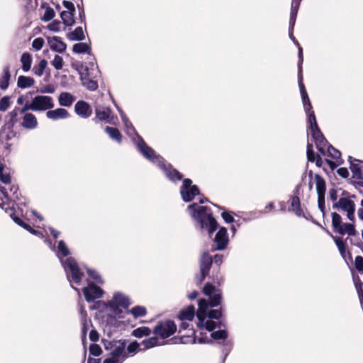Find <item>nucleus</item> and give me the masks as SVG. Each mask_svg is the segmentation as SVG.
Masks as SVG:
<instances>
[{
  "label": "nucleus",
  "mask_w": 363,
  "mask_h": 363,
  "mask_svg": "<svg viewBox=\"0 0 363 363\" xmlns=\"http://www.w3.org/2000/svg\"><path fill=\"white\" fill-rule=\"evenodd\" d=\"M186 211L192 219L196 222V228L200 230H206L208 236L211 238L218 227L211 208L196 203H192L187 206Z\"/></svg>",
  "instance_id": "1"
},
{
  "label": "nucleus",
  "mask_w": 363,
  "mask_h": 363,
  "mask_svg": "<svg viewBox=\"0 0 363 363\" xmlns=\"http://www.w3.org/2000/svg\"><path fill=\"white\" fill-rule=\"evenodd\" d=\"M69 255L70 251L65 241L62 240H60L57 244L56 255L63 267L67 280L69 282L73 281L79 285L84 274L80 271L78 264L74 257H69L65 260L63 259V257H68Z\"/></svg>",
  "instance_id": "2"
},
{
  "label": "nucleus",
  "mask_w": 363,
  "mask_h": 363,
  "mask_svg": "<svg viewBox=\"0 0 363 363\" xmlns=\"http://www.w3.org/2000/svg\"><path fill=\"white\" fill-rule=\"evenodd\" d=\"M132 141L135 144L140 154L147 160L155 164L157 167L165 160L159 154H157L153 148L148 146L145 142L143 138L139 135L136 134L132 138Z\"/></svg>",
  "instance_id": "3"
},
{
  "label": "nucleus",
  "mask_w": 363,
  "mask_h": 363,
  "mask_svg": "<svg viewBox=\"0 0 363 363\" xmlns=\"http://www.w3.org/2000/svg\"><path fill=\"white\" fill-rule=\"evenodd\" d=\"M128 340L125 339L121 340H102V344L106 351H109L108 356L116 357L123 362L128 358L126 354V344Z\"/></svg>",
  "instance_id": "4"
},
{
  "label": "nucleus",
  "mask_w": 363,
  "mask_h": 363,
  "mask_svg": "<svg viewBox=\"0 0 363 363\" xmlns=\"http://www.w3.org/2000/svg\"><path fill=\"white\" fill-rule=\"evenodd\" d=\"M303 62V55L302 49L300 48L298 53V84L300 89V94L301 96L302 103L304 111H310L313 108L311 103L309 99V96L303 83V74H302V65Z\"/></svg>",
  "instance_id": "5"
},
{
  "label": "nucleus",
  "mask_w": 363,
  "mask_h": 363,
  "mask_svg": "<svg viewBox=\"0 0 363 363\" xmlns=\"http://www.w3.org/2000/svg\"><path fill=\"white\" fill-rule=\"evenodd\" d=\"M179 193L182 199L185 203H190L195 199L196 196L201 194V191L197 185L193 184V182L189 178L183 179L180 186Z\"/></svg>",
  "instance_id": "6"
},
{
  "label": "nucleus",
  "mask_w": 363,
  "mask_h": 363,
  "mask_svg": "<svg viewBox=\"0 0 363 363\" xmlns=\"http://www.w3.org/2000/svg\"><path fill=\"white\" fill-rule=\"evenodd\" d=\"M177 325L172 320L159 321L153 329V334L158 335L162 339L167 338L175 333Z\"/></svg>",
  "instance_id": "7"
},
{
  "label": "nucleus",
  "mask_w": 363,
  "mask_h": 363,
  "mask_svg": "<svg viewBox=\"0 0 363 363\" xmlns=\"http://www.w3.org/2000/svg\"><path fill=\"white\" fill-rule=\"evenodd\" d=\"M31 102L35 112L49 111L55 106L52 97L47 95H36L31 99Z\"/></svg>",
  "instance_id": "8"
},
{
  "label": "nucleus",
  "mask_w": 363,
  "mask_h": 363,
  "mask_svg": "<svg viewBox=\"0 0 363 363\" xmlns=\"http://www.w3.org/2000/svg\"><path fill=\"white\" fill-rule=\"evenodd\" d=\"M158 167L163 172L166 178L174 184L182 181L183 174L174 168L170 163L166 164L165 162H162Z\"/></svg>",
  "instance_id": "9"
},
{
  "label": "nucleus",
  "mask_w": 363,
  "mask_h": 363,
  "mask_svg": "<svg viewBox=\"0 0 363 363\" xmlns=\"http://www.w3.org/2000/svg\"><path fill=\"white\" fill-rule=\"evenodd\" d=\"M82 293L85 300L88 303L93 302L97 298L102 297L104 294L103 289L98 286L95 283L90 282L88 285L82 289Z\"/></svg>",
  "instance_id": "10"
},
{
  "label": "nucleus",
  "mask_w": 363,
  "mask_h": 363,
  "mask_svg": "<svg viewBox=\"0 0 363 363\" xmlns=\"http://www.w3.org/2000/svg\"><path fill=\"white\" fill-rule=\"evenodd\" d=\"M215 244V250L223 251L225 250L229 243L228 230L225 227H220L216 232L213 240Z\"/></svg>",
  "instance_id": "11"
},
{
  "label": "nucleus",
  "mask_w": 363,
  "mask_h": 363,
  "mask_svg": "<svg viewBox=\"0 0 363 363\" xmlns=\"http://www.w3.org/2000/svg\"><path fill=\"white\" fill-rule=\"evenodd\" d=\"M96 118L93 120L95 123L97 121H105L107 123L113 124L114 116L112 111L108 106H96L95 107Z\"/></svg>",
  "instance_id": "12"
},
{
  "label": "nucleus",
  "mask_w": 363,
  "mask_h": 363,
  "mask_svg": "<svg viewBox=\"0 0 363 363\" xmlns=\"http://www.w3.org/2000/svg\"><path fill=\"white\" fill-rule=\"evenodd\" d=\"M85 70L86 72V76L84 77L81 76L82 85L89 91H96L99 86L97 81L94 79L97 78L98 76L101 74L99 67H96V73H91L89 72V68L87 67L85 68Z\"/></svg>",
  "instance_id": "13"
},
{
  "label": "nucleus",
  "mask_w": 363,
  "mask_h": 363,
  "mask_svg": "<svg viewBox=\"0 0 363 363\" xmlns=\"http://www.w3.org/2000/svg\"><path fill=\"white\" fill-rule=\"evenodd\" d=\"M311 136L315 142V145L318 150L321 154L325 155V149L330 143L322 133L320 129L312 132Z\"/></svg>",
  "instance_id": "14"
},
{
  "label": "nucleus",
  "mask_w": 363,
  "mask_h": 363,
  "mask_svg": "<svg viewBox=\"0 0 363 363\" xmlns=\"http://www.w3.org/2000/svg\"><path fill=\"white\" fill-rule=\"evenodd\" d=\"M50 49L56 52L63 53L67 49V44L63 42L60 37L58 36H48L46 37Z\"/></svg>",
  "instance_id": "15"
},
{
  "label": "nucleus",
  "mask_w": 363,
  "mask_h": 363,
  "mask_svg": "<svg viewBox=\"0 0 363 363\" xmlns=\"http://www.w3.org/2000/svg\"><path fill=\"white\" fill-rule=\"evenodd\" d=\"M225 327V324L222 320H216L213 319L206 318L203 320H198L197 327L199 328H205L209 332H213L216 328H221Z\"/></svg>",
  "instance_id": "16"
},
{
  "label": "nucleus",
  "mask_w": 363,
  "mask_h": 363,
  "mask_svg": "<svg viewBox=\"0 0 363 363\" xmlns=\"http://www.w3.org/2000/svg\"><path fill=\"white\" fill-rule=\"evenodd\" d=\"M74 111L82 118H88L92 112L89 103L83 100H79L75 104Z\"/></svg>",
  "instance_id": "17"
},
{
  "label": "nucleus",
  "mask_w": 363,
  "mask_h": 363,
  "mask_svg": "<svg viewBox=\"0 0 363 363\" xmlns=\"http://www.w3.org/2000/svg\"><path fill=\"white\" fill-rule=\"evenodd\" d=\"M113 103H114V105H115L117 111H118V113L121 116V118L122 119V121H123L125 128L126 133L128 135V136L130 138H133L135 135H136V134H138V132L136 131V130L135 129L133 125L129 121V119L128 118V117L126 116L125 113L123 111L121 108L119 107L115 102H113Z\"/></svg>",
  "instance_id": "18"
},
{
  "label": "nucleus",
  "mask_w": 363,
  "mask_h": 363,
  "mask_svg": "<svg viewBox=\"0 0 363 363\" xmlns=\"http://www.w3.org/2000/svg\"><path fill=\"white\" fill-rule=\"evenodd\" d=\"M213 264V257L208 251H204L199 258V269L200 271L209 274L210 269Z\"/></svg>",
  "instance_id": "19"
},
{
  "label": "nucleus",
  "mask_w": 363,
  "mask_h": 363,
  "mask_svg": "<svg viewBox=\"0 0 363 363\" xmlns=\"http://www.w3.org/2000/svg\"><path fill=\"white\" fill-rule=\"evenodd\" d=\"M46 116L49 119L56 121L67 118L69 116V113L65 108H57L54 110L49 109V111L46 112Z\"/></svg>",
  "instance_id": "20"
},
{
  "label": "nucleus",
  "mask_w": 363,
  "mask_h": 363,
  "mask_svg": "<svg viewBox=\"0 0 363 363\" xmlns=\"http://www.w3.org/2000/svg\"><path fill=\"white\" fill-rule=\"evenodd\" d=\"M21 125L28 130L35 129L38 126V121L35 116L31 113H25Z\"/></svg>",
  "instance_id": "21"
},
{
  "label": "nucleus",
  "mask_w": 363,
  "mask_h": 363,
  "mask_svg": "<svg viewBox=\"0 0 363 363\" xmlns=\"http://www.w3.org/2000/svg\"><path fill=\"white\" fill-rule=\"evenodd\" d=\"M212 308L210 302L205 298H200L198 301V311L196 317L198 320H203L204 315Z\"/></svg>",
  "instance_id": "22"
},
{
  "label": "nucleus",
  "mask_w": 363,
  "mask_h": 363,
  "mask_svg": "<svg viewBox=\"0 0 363 363\" xmlns=\"http://www.w3.org/2000/svg\"><path fill=\"white\" fill-rule=\"evenodd\" d=\"M110 302H114L118 306H121L125 309L128 308V307L131 304L129 298L125 296L123 293L119 291L116 292L113 294V300L110 301Z\"/></svg>",
  "instance_id": "23"
},
{
  "label": "nucleus",
  "mask_w": 363,
  "mask_h": 363,
  "mask_svg": "<svg viewBox=\"0 0 363 363\" xmlns=\"http://www.w3.org/2000/svg\"><path fill=\"white\" fill-rule=\"evenodd\" d=\"M342 210L347 212V216L350 220H354L355 203L353 201L345 198Z\"/></svg>",
  "instance_id": "24"
},
{
  "label": "nucleus",
  "mask_w": 363,
  "mask_h": 363,
  "mask_svg": "<svg viewBox=\"0 0 363 363\" xmlns=\"http://www.w3.org/2000/svg\"><path fill=\"white\" fill-rule=\"evenodd\" d=\"M195 316V307L189 305L187 308L182 309L177 315L181 320H192Z\"/></svg>",
  "instance_id": "25"
},
{
  "label": "nucleus",
  "mask_w": 363,
  "mask_h": 363,
  "mask_svg": "<svg viewBox=\"0 0 363 363\" xmlns=\"http://www.w3.org/2000/svg\"><path fill=\"white\" fill-rule=\"evenodd\" d=\"M74 100V96L67 91L62 92L58 96V102L61 106L69 107Z\"/></svg>",
  "instance_id": "26"
},
{
  "label": "nucleus",
  "mask_w": 363,
  "mask_h": 363,
  "mask_svg": "<svg viewBox=\"0 0 363 363\" xmlns=\"http://www.w3.org/2000/svg\"><path fill=\"white\" fill-rule=\"evenodd\" d=\"M104 131L107 133L109 138L116 141L117 143L121 144L123 140V135L119 130L114 127L106 126Z\"/></svg>",
  "instance_id": "27"
},
{
  "label": "nucleus",
  "mask_w": 363,
  "mask_h": 363,
  "mask_svg": "<svg viewBox=\"0 0 363 363\" xmlns=\"http://www.w3.org/2000/svg\"><path fill=\"white\" fill-rule=\"evenodd\" d=\"M72 52L75 54L86 53L89 55H92L90 44L82 43L81 41L73 45Z\"/></svg>",
  "instance_id": "28"
},
{
  "label": "nucleus",
  "mask_w": 363,
  "mask_h": 363,
  "mask_svg": "<svg viewBox=\"0 0 363 363\" xmlns=\"http://www.w3.org/2000/svg\"><path fill=\"white\" fill-rule=\"evenodd\" d=\"M315 182L316 184V193L318 196H323L325 194L326 191V183L324 178L318 174H315Z\"/></svg>",
  "instance_id": "29"
},
{
  "label": "nucleus",
  "mask_w": 363,
  "mask_h": 363,
  "mask_svg": "<svg viewBox=\"0 0 363 363\" xmlns=\"http://www.w3.org/2000/svg\"><path fill=\"white\" fill-rule=\"evenodd\" d=\"M67 38L71 41H82L85 39L83 28L81 26L77 27L73 31L67 34Z\"/></svg>",
  "instance_id": "30"
},
{
  "label": "nucleus",
  "mask_w": 363,
  "mask_h": 363,
  "mask_svg": "<svg viewBox=\"0 0 363 363\" xmlns=\"http://www.w3.org/2000/svg\"><path fill=\"white\" fill-rule=\"evenodd\" d=\"M307 115V123L311 133L317 130L319 128L314 111L311 109L310 111H305Z\"/></svg>",
  "instance_id": "31"
},
{
  "label": "nucleus",
  "mask_w": 363,
  "mask_h": 363,
  "mask_svg": "<svg viewBox=\"0 0 363 363\" xmlns=\"http://www.w3.org/2000/svg\"><path fill=\"white\" fill-rule=\"evenodd\" d=\"M211 340L216 341H222L223 342L227 341L228 333L225 329L218 328V330H213L211 335Z\"/></svg>",
  "instance_id": "32"
},
{
  "label": "nucleus",
  "mask_w": 363,
  "mask_h": 363,
  "mask_svg": "<svg viewBox=\"0 0 363 363\" xmlns=\"http://www.w3.org/2000/svg\"><path fill=\"white\" fill-rule=\"evenodd\" d=\"M35 83V80L31 77L21 75L18 78L17 86L21 89L31 87Z\"/></svg>",
  "instance_id": "33"
},
{
  "label": "nucleus",
  "mask_w": 363,
  "mask_h": 363,
  "mask_svg": "<svg viewBox=\"0 0 363 363\" xmlns=\"http://www.w3.org/2000/svg\"><path fill=\"white\" fill-rule=\"evenodd\" d=\"M11 79V73L9 67H5L3 70V75L0 77V89L1 90H6L9 85Z\"/></svg>",
  "instance_id": "34"
},
{
  "label": "nucleus",
  "mask_w": 363,
  "mask_h": 363,
  "mask_svg": "<svg viewBox=\"0 0 363 363\" xmlns=\"http://www.w3.org/2000/svg\"><path fill=\"white\" fill-rule=\"evenodd\" d=\"M291 206L292 208L291 211H294L297 216L305 217L303 211L301 208L300 199L297 196H291Z\"/></svg>",
  "instance_id": "35"
},
{
  "label": "nucleus",
  "mask_w": 363,
  "mask_h": 363,
  "mask_svg": "<svg viewBox=\"0 0 363 363\" xmlns=\"http://www.w3.org/2000/svg\"><path fill=\"white\" fill-rule=\"evenodd\" d=\"M32 62L33 60L30 53L25 52L21 55V62L22 64L21 67L23 72H27L30 69Z\"/></svg>",
  "instance_id": "36"
},
{
  "label": "nucleus",
  "mask_w": 363,
  "mask_h": 363,
  "mask_svg": "<svg viewBox=\"0 0 363 363\" xmlns=\"http://www.w3.org/2000/svg\"><path fill=\"white\" fill-rule=\"evenodd\" d=\"M107 307L110 308L111 311L112 312L113 315H108L109 318H123V311L120 308L121 306H118L114 302H110L108 301L107 303Z\"/></svg>",
  "instance_id": "37"
},
{
  "label": "nucleus",
  "mask_w": 363,
  "mask_h": 363,
  "mask_svg": "<svg viewBox=\"0 0 363 363\" xmlns=\"http://www.w3.org/2000/svg\"><path fill=\"white\" fill-rule=\"evenodd\" d=\"M335 245L337 246L341 257L346 260L347 245L340 237L333 236Z\"/></svg>",
  "instance_id": "38"
},
{
  "label": "nucleus",
  "mask_w": 363,
  "mask_h": 363,
  "mask_svg": "<svg viewBox=\"0 0 363 363\" xmlns=\"http://www.w3.org/2000/svg\"><path fill=\"white\" fill-rule=\"evenodd\" d=\"M332 216V226L334 230L338 233H342V218L341 216L336 212H333L331 214Z\"/></svg>",
  "instance_id": "39"
},
{
  "label": "nucleus",
  "mask_w": 363,
  "mask_h": 363,
  "mask_svg": "<svg viewBox=\"0 0 363 363\" xmlns=\"http://www.w3.org/2000/svg\"><path fill=\"white\" fill-rule=\"evenodd\" d=\"M223 317V310L222 308L218 309H213L211 308L209 311L204 315L203 320L206 318L213 319L216 320H221V318Z\"/></svg>",
  "instance_id": "40"
},
{
  "label": "nucleus",
  "mask_w": 363,
  "mask_h": 363,
  "mask_svg": "<svg viewBox=\"0 0 363 363\" xmlns=\"http://www.w3.org/2000/svg\"><path fill=\"white\" fill-rule=\"evenodd\" d=\"M150 333L151 330L149 327L147 326L138 327L132 331V335L137 338L148 336L150 335Z\"/></svg>",
  "instance_id": "41"
},
{
  "label": "nucleus",
  "mask_w": 363,
  "mask_h": 363,
  "mask_svg": "<svg viewBox=\"0 0 363 363\" xmlns=\"http://www.w3.org/2000/svg\"><path fill=\"white\" fill-rule=\"evenodd\" d=\"M210 304L211 307L215 308L220 305L222 301V292L218 289L216 292L208 296Z\"/></svg>",
  "instance_id": "42"
},
{
  "label": "nucleus",
  "mask_w": 363,
  "mask_h": 363,
  "mask_svg": "<svg viewBox=\"0 0 363 363\" xmlns=\"http://www.w3.org/2000/svg\"><path fill=\"white\" fill-rule=\"evenodd\" d=\"M342 233H340V235H343L347 233L349 236H354L357 233L354 225L350 223H345L342 225Z\"/></svg>",
  "instance_id": "43"
},
{
  "label": "nucleus",
  "mask_w": 363,
  "mask_h": 363,
  "mask_svg": "<svg viewBox=\"0 0 363 363\" xmlns=\"http://www.w3.org/2000/svg\"><path fill=\"white\" fill-rule=\"evenodd\" d=\"M47 65L48 61L45 59L41 60L38 65H35L33 67V71L34 74L38 77H41L43 74Z\"/></svg>",
  "instance_id": "44"
},
{
  "label": "nucleus",
  "mask_w": 363,
  "mask_h": 363,
  "mask_svg": "<svg viewBox=\"0 0 363 363\" xmlns=\"http://www.w3.org/2000/svg\"><path fill=\"white\" fill-rule=\"evenodd\" d=\"M129 312L133 315L135 318L143 317L147 314V309L142 306H135L133 307Z\"/></svg>",
  "instance_id": "45"
},
{
  "label": "nucleus",
  "mask_w": 363,
  "mask_h": 363,
  "mask_svg": "<svg viewBox=\"0 0 363 363\" xmlns=\"http://www.w3.org/2000/svg\"><path fill=\"white\" fill-rule=\"evenodd\" d=\"M223 347L222 349V361L221 363H225V359L228 357V355L230 354L232 347H233V342L230 340H227L226 342L222 343Z\"/></svg>",
  "instance_id": "46"
},
{
  "label": "nucleus",
  "mask_w": 363,
  "mask_h": 363,
  "mask_svg": "<svg viewBox=\"0 0 363 363\" xmlns=\"http://www.w3.org/2000/svg\"><path fill=\"white\" fill-rule=\"evenodd\" d=\"M141 344L144 346V350L150 349L158 345V338L156 336H152L143 340Z\"/></svg>",
  "instance_id": "47"
},
{
  "label": "nucleus",
  "mask_w": 363,
  "mask_h": 363,
  "mask_svg": "<svg viewBox=\"0 0 363 363\" xmlns=\"http://www.w3.org/2000/svg\"><path fill=\"white\" fill-rule=\"evenodd\" d=\"M17 122L18 119L9 118L2 128L8 130L13 137H16L17 133L13 130V127Z\"/></svg>",
  "instance_id": "48"
},
{
  "label": "nucleus",
  "mask_w": 363,
  "mask_h": 363,
  "mask_svg": "<svg viewBox=\"0 0 363 363\" xmlns=\"http://www.w3.org/2000/svg\"><path fill=\"white\" fill-rule=\"evenodd\" d=\"M126 354H136L140 349V344L138 341L133 340L131 342H130L128 345H126Z\"/></svg>",
  "instance_id": "49"
},
{
  "label": "nucleus",
  "mask_w": 363,
  "mask_h": 363,
  "mask_svg": "<svg viewBox=\"0 0 363 363\" xmlns=\"http://www.w3.org/2000/svg\"><path fill=\"white\" fill-rule=\"evenodd\" d=\"M86 273L88 274L89 277L91 278L93 280L96 281L99 284H103L104 281L102 278L101 277L100 274L96 271L95 269L86 267Z\"/></svg>",
  "instance_id": "50"
},
{
  "label": "nucleus",
  "mask_w": 363,
  "mask_h": 363,
  "mask_svg": "<svg viewBox=\"0 0 363 363\" xmlns=\"http://www.w3.org/2000/svg\"><path fill=\"white\" fill-rule=\"evenodd\" d=\"M328 156L333 159L340 160L341 152L337 149L335 148L332 145L329 144L326 147Z\"/></svg>",
  "instance_id": "51"
},
{
  "label": "nucleus",
  "mask_w": 363,
  "mask_h": 363,
  "mask_svg": "<svg viewBox=\"0 0 363 363\" xmlns=\"http://www.w3.org/2000/svg\"><path fill=\"white\" fill-rule=\"evenodd\" d=\"M55 16V12L54 9L50 6L46 8L43 16L41 17V20L44 22H48L51 21Z\"/></svg>",
  "instance_id": "52"
},
{
  "label": "nucleus",
  "mask_w": 363,
  "mask_h": 363,
  "mask_svg": "<svg viewBox=\"0 0 363 363\" xmlns=\"http://www.w3.org/2000/svg\"><path fill=\"white\" fill-rule=\"evenodd\" d=\"M51 65L57 70L62 69L64 65L63 58L58 55H55L54 59L51 61Z\"/></svg>",
  "instance_id": "53"
},
{
  "label": "nucleus",
  "mask_w": 363,
  "mask_h": 363,
  "mask_svg": "<svg viewBox=\"0 0 363 363\" xmlns=\"http://www.w3.org/2000/svg\"><path fill=\"white\" fill-rule=\"evenodd\" d=\"M10 217L13 220L15 223L18 225L21 226L23 229H28V228H30V225L26 222H24L21 218H20L18 216H16L14 213H11Z\"/></svg>",
  "instance_id": "54"
},
{
  "label": "nucleus",
  "mask_w": 363,
  "mask_h": 363,
  "mask_svg": "<svg viewBox=\"0 0 363 363\" xmlns=\"http://www.w3.org/2000/svg\"><path fill=\"white\" fill-rule=\"evenodd\" d=\"M89 354L94 357H99L102 353L101 347L95 343H92L89 345Z\"/></svg>",
  "instance_id": "55"
},
{
  "label": "nucleus",
  "mask_w": 363,
  "mask_h": 363,
  "mask_svg": "<svg viewBox=\"0 0 363 363\" xmlns=\"http://www.w3.org/2000/svg\"><path fill=\"white\" fill-rule=\"evenodd\" d=\"M307 159L311 162H314L315 159L318 157V155L315 153L313 150L312 144H307V150H306Z\"/></svg>",
  "instance_id": "56"
},
{
  "label": "nucleus",
  "mask_w": 363,
  "mask_h": 363,
  "mask_svg": "<svg viewBox=\"0 0 363 363\" xmlns=\"http://www.w3.org/2000/svg\"><path fill=\"white\" fill-rule=\"evenodd\" d=\"M215 286L211 283H206L203 288V293L206 296H209L217 291Z\"/></svg>",
  "instance_id": "57"
},
{
  "label": "nucleus",
  "mask_w": 363,
  "mask_h": 363,
  "mask_svg": "<svg viewBox=\"0 0 363 363\" xmlns=\"http://www.w3.org/2000/svg\"><path fill=\"white\" fill-rule=\"evenodd\" d=\"M62 5L66 9H67V13L69 16H74L76 10L74 4L72 1L64 0L62 1Z\"/></svg>",
  "instance_id": "58"
},
{
  "label": "nucleus",
  "mask_w": 363,
  "mask_h": 363,
  "mask_svg": "<svg viewBox=\"0 0 363 363\" xmlns=\"http://www.w3.org/2000/svg\"><path fill=\"white\" fill-rule=\"evenodd\" d=\"M221 217L226 223H233L235 222L233 212L224 211L221 213Z\"/></svg>",
  "instance_id": "59"
},
{
  "label": "nucleus",
  "mask_w": 363,
  "mask_h": 363,
  "mask_svg": "<svg viewBox=\"0 0 363 363\" xmlns=\"http://www.w3.org/2000/svg\"><path fill=\"white\" fill-rule=\"evenodd\" d=\"M62 22L60 20H54L47 26V28L52 32L57 33L60 30V25Z\"/></svg>",
  "instance_id": "60"
},
{
  "label": "nucleus",
  "mask_w": 363,
  "mask_h": 363,
  "mask_svg": "<svg viewBox=\"0 0 363 363\" xmlns=\"http://www.w3.org/2000/svg\"><path fill=\"white\" fill-rule=\"evenodd\" d=\"M10 106V97L4 96L0 99V111H6Z\"/></svg>",
  "instance_id": "61"
},
{
  "label": "nucleus",
  "mask_w": 363,
  "mask_h": 363,
  "mask_svg": "<svg viewBox=\"0 0 363 363\" xmlns=\"http://www.w3.org/2000/svg\"><path fill=\"white\" fill-rule=\"evenodd\" d=\"M196 342H198L199 344H213V340L211 339H209L207 337H199L198 339L196 337H192L191 340V343L196 344Z\"/></svg>",
  "instance_id": "62"
},
{
  "label": "nucleus",
  "mask_w": 363,
  "mask_h": 363,
  "mask_svg": "<svg viewBox=\"0 0 363 363\" xmlns=\"http://www.w3.org/2000/svg\"><path fill=\"white\" fill-rule=\"evenodd\" d=\"M354 267L357 271L363 274V257L360 255H358L354 259Z\"/></svg>",
  "instance_id": "63"
},
{
  "label": "nucleus",
  "mask_w": 363,
  "mask_h": 363,
  "mask_svg": "<svg viewBox=\"0 0 363 363\" xmlns=\"http://www.w3.org/2000/svg\"><path fill=\"white\" fill-rule=\"evenodd\" d=\"M350 169L352 174L357 177V179L358 178V177H359V175H361V172L362 170L359 164L351 162L350 165Z\"/></svg>",
  "instance_id": "64"
}]
</instances>
